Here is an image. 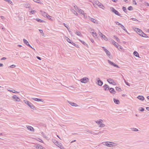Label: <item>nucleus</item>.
<instances>
[{"label": "nucleus", "instance_id": "f03ea898", "mask_svg": "<svg viewBox=\"0 0 149 149\" xmlns=\"http://www.w3.org/2000/svg\"><path fill=\"white\" fill-rule=\"evenodd\" d=\"M110 9L113 13H114L116 15L120 17H122L121 15L119 13L118 11L115 9L113 8L112 7H110Z\"/></svg>", "mask_w": 149, "mask_h": 149}, {"label": "nucleus", "instance_id": "9b49d317", "mask_svg": "<svg viewBox=\"0 0 149 149\" xmlns=\"http://www.w3.org/2000/svg\"><path fill=\"white\" fill-rule=\"evenodd\" d=\"M32 99L34 100L37 101V102H43V100L42 99H41L39 98H32Z\"/></svg>", "mask_w": 149, "mask_h": 149}, {"label": "nucleus", "instance_id": "58836bf2", "mask_svg": "<svg viewBox=\"0 0 149 149\" xmlns=\"http://www.w3.org/2000/svg\"><path fill=\"white\" fill-rule=\"evenodd\" d=\"M93 36L95 38H98V35L95 32L94 34L93 35Z\"/></svg>", "mask_w": 149, "mask_h": 149}, {"label": "nucleus", "instance_id": "f704fd0d", "mask_svg": "<svg viewBox=\"0 0 149 149\" xmlns=\"http://www.w3.org/2000/svg\"><path fill=\"white\" fill-rule=\"evenodd\" d=\"M116 47L120 50V49H122L123 48V47H121L120 45H119L118 44V45H117V47Z\"/></svg>", "mask_w": 149, "mask_h": 149}, {"label": "nucleus", "instance_id": "de8ad7c7", "mask_svg": "<svg viewBox=\"0 0 149 149\" xmlns=\"http://www.w3.org/2000/svg\"><path fill=\"white\" fill-rule=\"evenodd\" d=\"M26 45L28 46L29 47H31V48L33 49H34V50H35V49H34L29 44V43H28L27 44H26Z\"/></svg>", "mask_w": 149, "mask_h": 149}, {"label": "nucleus", "instance_id": "69168bd1", "mask_svg": "<svg viewBox=\"0 0 149 149\" xmlns=\"http://www.w3.org/2000/svg\"><path fill=\"white\" fill-rule=\"evenodd\" d=\"M34 2L37 3H39V0H33Z\"/></svg>", "mask_w": 149, "mask_h": 149}, {"label": "nucleus", "instance_id": "ddd939ff", "mask_svg": "<svg viewBox=\"0 0 149 149\" xmlns=\"http://www.w3.org/2000/svg\"><path fill=\"white\" fill-rule=\"evenodd\" d=\"M78 12L81 14L84 15V17L85 14H86V13H84V11L83 10L81 9H79V8L78 9Z\"/></svg>", "mask_w": 149, "mask_h": 149}, {"label": "nucleus", "instance_id": "ea45409f", "mask_svg": "<svg viewBox=\"0 0 149 149\" xmlns=\"http://www.w3.org/2000/svg\"><path fill=\"white\" fill-rule=\"evenodd\" d=\"M5 1H7V2H8L9 3H10V4H12V3H13L10 0H4Z\"/></svg>", "mask_w": 149, "mask_h": 149}, {"label": "nucleus", "instance_id": "cd10ccee", "mask_svg": "<svg viewBox=\"0 0 149 149\" xmlns=\"http://www.w3.org/2000/svg\"><path fill=\"white\" fill-rule=\"evenodd\" d=\"M120 26L122 29L124 30L126 32H127V30L125 29L124 26L121 24L120 25Z\"/></svg>", "mask_w": 149, "mask_h": 149}, {"label": "nucleus", "instance_id": "0e129e2a", "mask_svg": "<svg viewBox=\"0 0 149 149\" xmlns=\"http://www.w3.org/2000/svg\"><path fill=\"white\" fill-rule=\"evenodd\" d=\"M39 140H38V141L40 142L41 143H43V141L40 139H38Z\"/></svg>", "mask_w": 149, "mask_h": 149}, {"label": "nucleus", "instance_id": "774afa93", "mask_svg": "<svg viewBox=\"0 0 149 149\" xmlns=\"http://www.w3.org/2000/svg\"><path fill=\"white\" fill-rule=\"evenodd\" d=\"M39 31H40V32L41 33H43V31H42V30H41V29H39Z\"/></svg>", "mask_w": 149, "mask_h": 149}, {"label": "nucleus", "instance_id": "e2e57ef3", "mask_svg": "<svg viewBox=\"0 0 149 149\" xmlns=\"http://www.w3.org/2000/svg\"><path fill=\"white\" fill-rule=\"evenodd\" d=\"M137 29H139L137 28H135V31L136 32V33H138V32L139 31H138V30H137Z\"/></svg>", "mask_w": 149, "mask_h": 149}, {"label": "nucleus", "instance_id": "603ef678", "mask_svg": "<svg viewBox=\"0 0 149 149\" xmlns=\"http://www.w3.org/2000/svg\"><path fill=\"white\" fill-rule=\"evenodd\" d=\"M137 30H138L139 31L137 33L140 35L141 33V32H142V31L140 29H137Z\"/></svg>", "mask_w": 149, "mask_h": 149}, {"label": "nucleus", "instance_id": "4be33fe9", "mask_svg": "<svg viewBox=\"0 0 149 149\" xmlns=\"http://www.w3.org/2000/svg\"><path fill=\"white\" fill-rule=\"evenodd\" d=\"M133 54L135 56H136L137 57H139V54L137 52L135 51H134V52Z\"/></svg>", "mask_w": 149, "mask_h": 149}, {"label": "nucleus", "instance_id": "393cba45", "mask_svg": "<svg viewBox=\"0 0 149 149\" xmlns=\"http://www.w3.org/2000/svg\"><path fill=\"white\" fill-rule=\"evenodd\" d=\"M48 14L45 12H43L42 13V15L44 17H47Z\"/></svg>", "mask_w": 149, "mask_h": 149}, {"label": "nucleus", "instance_id": "8fccbe9b", "mask_svg": "<svg viewBox=\"0 0 149 149\" xmlns=\"http://www.w3.org/2000/svg\"><path fill=\"white\" fill-rule=\"evenodd\" d=\"M26 45L28 46L29 47H31V48L33 49H34V50H35V49H34L29 44V43H28L27 44H26Z\"/></svg>", "mask_w": 149, "mask_h": 149}, {"label": "nucleus", "instance_id": "9d476101", "mask_svg": "<svg viewBox=\"0 0 149 149\" xmlns=\"http://www.w3.org/2000/svg\"><path fill=\"white\" fill-rule=\"evenodd\" d=\"M89 19L90 20L91 22H93V23H97V21L95 20V19L91 17H89Z\"/></svg>", "mask_w": 149, "mask_h": 149}, {"label": "nucleus", "instance_id": "c85d7f7f", "mask_svg": "<svg viewBox=\"0 0 149 149\" xmlns=\"http://www.w3.org/2000/svg\"><path fill=\"white\" fill-rule=\"evenodd\" d=\"M98 6L103 9H104V6L101 3L99 5H98Z\"/></svg>", "mask_w": 149, "mask_h": 149}, {"label": "nucleus", "instance_id": "5701e85b", "mask_svg": "<svg viewBox=\"0 0 149 149\" xmlns=\"http://www.w3.org/2000/svg\"><path fill=\"white\" fill-rule=\"evenodd\" d=\"M54 144L58 147L60 145H62L61 143H59L57 141L54 142Z\"/></svg>", "mask_w": 149, "mask_h": 149}, {"label": "nucleus", "instance_id": "c9c22d12", "mask_svg": "<svg viewBox=\"0 0 149 149\" xmlns=\"http://www.w3.org/2000/svg\"><path fill=\"white\" fill-rule=\"evenodd\" d=\"M116 39V40L117 41V42H120V40L117 37H116L115 36H113Z\"/></svg>", "mask_w": 149, "mask_h": 149}, {"label": "nucleus", "instance_id": "79ce46f5", "mask_svg": "<svg viewBox=\"0 0 149 149\" xmlns=\"http://www.w3.org/2000/svg\"><path fill=\"white\" fill-rule=\"evenodd\" d=\"M113 101L114 102H119V101L118 100L116 99L115 98L113 99Z\"/></svg>", "mask_w": 149, "mask_h": 149}, {"label": "nucleus", "instance_id": "0eeeda50", "mask_svg": "<svg viewBox=\"0 0 149 149\" xmlns=\"http://www.w3.org/2000/svg\"><path fill=\"white\" fill-rule=\"evenodd\" d=\"M13 98L14 100L15 101L19 102L20 99L19 98L17 97L16 95H14L13 97Z\"/></svg>", "mask_w": 149, "mask_h": 149}, {"label": "nucleus", "instance_id": "13d9d810", "mask_svg": "<svg viewBox=\"0 0 149 149\" xmlns=\"http://www.w3.org/2000/svg\"><path fill=\"white\" fill-rule=\"evenodd\" d=\"M74 6L75 10L77 9L78 10V9L79 8L78 7H77V6L76 5H75Z\"/></svg>", "mask_w": 149, "mask_h": 149}, {"label": "nucleus", "instance_id": "c03bdc74", "mask_svg": "<svg viewBox=\"0 0 149 149\" xmlns=\"http://www.w3.org/2000/svg\"><path fill=\"white\" fill-rule=\"evenodd\" d=\"M143 37H144L148 38V36H147V35L145 33H143L142 34Z\"/></svg>", "mask_w": 149, "mask_h": 149}, {"label": "nucleus", "instance_id": "b1692460", "mask_svg": "<svg viewBox=\"0 0 149 149\" xmlns=\"http://www.w3.org/2000/svg\"><path fill=\"white\" fill-rule=\"evenodd\" d=\"M102 122H103V120L102 119H100V120H97L95 121V122L99 125Z\"/></svg>", "mask_w": 149, "mask_h": 149}, {"label": "nucleus", "instance_id": "a878e982", "mask_svg": "<svg viewBox=\"0 0 149 149\" xmlns=\"http://www.w3.org/2000/svg\"><path fill=\"white\" fill-rule=\"evenodd\" d=\"M102 38H103L105 40L107 41L108 39L107 37L103 35L102 37H101Z\"/></svg>", "mask_w": 149, "mask_h": 149}, {"label": "nucleus", "instance_id": "a19ab883", "mask_svg": "<svg viewBox=\"0 0 149 149\" xmlns=\"http://www.w3.org/2000/svg\"><path fill=\"white\" fill-rule=\"evenodd\" d=\"M116 90L117 91H121V89L120 88H119L118 87H116Z\"/></svg>", "mask_w": 149, "mask_h": 149}, {"label": "nucleus", "instance_id": "2f4dec72", "mask_svg": "<svg viewBox=\"0 0 149 149\" xmlns=\"http://www.w3.org/2000/svg\"><path fill=\"white\" fill-rule=\"evenodd\" d=\"M23 41L24 43L26 45V44L28 43L29 42L26 39H24L23 40Z\"/></svg>", "mask_w": 149, "mask_h": 149}, {"label": "nucleus", "instance_id": "473e14b6", "mask_svg": "<svg viewBox=\"0 0 149 149\" xmlns=\"http://www.w3.org/2000/svg\"><path fill=\"white\" fill-rule=\"evenodd\" d=\"M100 125L99 126L100 127H103L105 126V125L104 124L102 123V122L101 123H100Z\"/></svg>", "mask_w": 149, "mask_h": 149}, {"label": "nucleus", "instance_id": "dca6fc26", "mask_svg": "<svg viewBox=\"0 0 149 149\" xmlns=\"http://www.w3.org/2000/svg\"><path fill=\"white\" fill-rule=\"evenodd\" d=\"M111 42L112 43L115 45L116 47H117V45H118V44L114 40H111Z\"/></svg>", "mask_w": 149, "mask_h": 149}, {"label": "nucleus", "instance_id": "4d7b16f0", "mask_svg": "<svg viewBox=\"0 0 149 149\" xmlns=\"http://www.w3.org/2000/svg\"><path fill=\"white\" fill-rule=\"evenodd\" d=\"M133 130H132L134 131H138V129L136 128H133Z\"/></svg>", "mask_w": 149, "mask_h": 149}, {"label": "nucleus", "instance_id": "4468645a", "mask_svg": "<svg viewBox=\"0 0 149 149\" xmlns=\"http://www.w3.org/2000/svg\"><path fill=\"white\" fill-rule=\"evenodd\" d=\"M107 81L109 83L111 84H112L113 83H115L113 79L110 78L107 79Z\"/></svg>", "mask_w": 149, "mask_h": 149}, {"label": "nucleus", "instance_id": "6e6552de", "mask_svg": "<svg viewBox=\"0 0 149 149\" xmlns=\"http://www.w3.org/2000/svg\"><path fill=\"white\" fill-rule=\"evenodd\" d=\"M26 127L28 130H29L31 131L34 132V130L33 127L30 126H27Z\"/></svg>", "mask_w": 149, "mask_h": 149}, {"label": "nucleus", "instance_id": "f3484780", "mask_svg": "<svg viewBox=\"0 0 149 149\" xmlns=\"http://www.w3.org/2000/svg\"><path fill=\"white\" fill-rule=\"evenodd\" d=\"M137 98L138 99L142 100H143L144 99V97L142 96L139 95L137 97Z\"/></svg>", "mask_w": 149, "mask_h": 149}, {"label": "nucleus", "instance_id": "aec40b11", "mask_svg": "<svg viewBox=\"0 0 149 149\" xmlns=\"http://www.w3.org/2000/svg\"><path fill=\"white\" fill-rule=\"evenodd\" d=\"M24 7L26 8H31V5L29 4H25Z\"/></svg>", "mask_w": 149, "mask_h": 149}, {"label": "nucleus", "instance_id": "72a5a7b5", "mask_svg": "<svg viewBox=\"0 0 149 149\" xmlns=\"http://www.w3.org/2000/svg\"><path fill=\"white\" fill-rule=\"evenodd\" d=\"M46 17L51 21H52L53 20L51 18V17L48 15H47Z\"/></svg>", "mask_w": 149, "mask_h": 149}, {"label": "nucleus", "instance_id": "7ed1b4c3", "mask_svg": "<svg viewBox=\"0 0 149 149\" xmlns=\"http://www.w3.org/2000/svg\"><path fill=\"white\" fill-rule=\"evenodd\" d=\"M89 79L88 78L85 77L80 80V81L82 83H86L89 81Z\"/></svg>", "mask_w": 149, "mask_h": 149}, {"label": "nucleus", "instance_id": "2eb2a0df", "mask_svg": "<svg viewBox=\"0 0 149 149\" xmlns=\"http://www.w3.org/2000/svg\"><path fill=\"white\" fill-rule=\"evenodd\" d=\"M103 87L105 91L108 90L109 89L108 85L106 84H105L103 86Z\"/></svg>", "mask_w": 149, "mask_h": 149}, {"label": "nucleus", "instance_id": "1a4fd4ad", "mask_svg": "<svg viewBox=\"0 0 149 149\" xmlns=\"http://www.w3.org/2000/svg\"><path fill=\"white\" fill-rule=\"evenodd\" d=\"M27 105L30 107L31 109H34L35 108V107L32 104V103H26Z\"/></svg>", "mask_w": 149, "mask_h": 149}, {"label": "nucleus", "instance_id": "052dcab7", "mask_svg": "<svg viewBox=\"0 0 149 149\" xmlns=\"http://www.w3.org/2000/svg\"><path fill=\"white\" fill-rule=\"evenodd\" d=\"M115 23H116V24L117 25H120V23L118 22H117V21H116L115 22Z\"/></svg>", "mask_w": 149, "mask_h": 149}, {"label": "nucleus", "instance_id": "7c9ffc66", "mask_svg": "<svg viewBox=\"0 0 149 149\" xmlns=\"http://www.w3.org/2000/svg\"><path fill=\"white\" fill-rule=\"evenodd\" d=\"M67 41L70 43H71V40L69 38H68V37H66L65 38Z\"/></svg>", "mask_w": 149, "mask_h": 149}, {"label": "nucleus", "instance_id": "6e6d98bb", "mask_svg": "<svg viewBox=\"0 0 149 149\" xmlns=\"http://www.w3.org/2000/svg\"><path fill=\"white\" fill-rule=\"evenodd\" d=\"M105 131H106V130H104L102 131H100L99 132L97 133H98V134H99L100 133H102L104 132Z\"/></svg>", "mask_w": 149, "mask_h": 149}, {"label": "nucleus", "instance_id": "bf43d9fd", "mask_svg": "<svg viewBox=\"0 0 149 149\" xmlns=\"http://www.w3.org/2000/svg\"><path fill=\"white\" fill-rule=\"evenodd\" d=\"M67 28L68 31H69V32L70 33V34H71V33H72V32L70 30V29L69 28V27H67Z\"/></svg>", "mask_w": 149, "mask_h": 149}, {"label": "nucleus", "instance_id": "864d4df0", "mask_svg": "<svg viewBox=\"0 0 149 149\" xmlns=\"http://www.w3.org/2000/svg\"><path fill=\"white\" fill-rule=\"evenodd\" d=\"M72 43H73V44H72V45H74V46L77 47H79V46L77 44H76L75 43L73 42H72Z\"/></svg>", "mask_w": 149, "mask_h": 149}, {"label": "nucleus", "instance_id": "3c124183", "mask_svg": "<svg viewBox=\"0 0 149 149\" xmlns=\"http://www.w3.org/2000/svg\"><path fill=\"white\" fill-rule=\"evenodd\" d=\"M98 34H99V36L102 37V36L104 35L100 31H99V32Z\"/></svg>", "mask_w": 149, "mask_h": 149}, {"label": "nucleus", "instance_id": "338daca9", "mask_svg": "<svg viewBox=\"0 0 149 149\" xmlns=\"http://www.w3.org/2000/svg\"><path fill=\"white\" fill-rule=\"evenodd\" d=\"M92 134H93L94 135H98V133H95L94 132H93Z\"/></svg>", "mask_w": 149, "mask_h": 149}, {"label": "nucleus", "instance_id": "09e8293b", "mask_svg": "<svg viewBox=\"0 0 149 149\" xmlns=\"http://www.w3.org/2000/svg\"><path fill=\"white\" fill-rule=\"evenodd\" d=\"M26 45L28 46L29 47H31V48L33 49H34V50H35V49H34L29 44V43H28L27 44H26Z\"/></svg>", "mask_w": 149, "mask_h": 149}, {"label": "nucleus", "instance_id": "4c0bfd02", "mask_svg": "<svg viewBox=\"0 0 149 149\" xmlns=\"http://www.w3.org/2000/svg\"><path fill=\"white\" fill-rule=\"evenodd\" d=\"M105 52L107 55H109V56L110 52L108 50H106Z\"/></svg>", "mask_w": 149, "mask_h": 149}, {"label": "nucleus", "instance_id": "37998d69", "mask_svg": "<svg viewBox=\"0 0 149 149\" xmlns=\"http://www.w3.org/2000/svg\"><path fill=\"white\" fill-rule=\"evenodd\" d=\"M133 8L131 6H129L128 8V9L129 10H133Z\"/></svg>", "mask_w": 149, "mask_h": 149}, {"label": "nucleus", "instance_id": "bb28decb", "mask_svg": "<svg viewBox=\"0 0 149 149\" xmlns=\"http://www.w3.org/2000/svg\"><path fill=\"white\" fill-rule=\"evenodd\" d=\"M138 110L140 111H143L144 110V109L142 107H140L139 108Z\"/></svg>", "mask_w": 149, "mask_h": 149}, {"label": "nucleus", "instance_id": "5fc2aeb1", "mask_svg": "<svg viewBox=\"0 0 149 149\" xmlns=\"http://www.w3.org/2000/svg\"><path fill=\"white\" fill-rule=\"evenodd\" d=\"M35 12H36V11L35 10H32L30 11V13L33 14H34Z\"/></svg>", "mask_w": 149, "mask_h": 149}, {"label": "nucleus", "instance_id": "a18cd8bd", "mask_svg": "<svg viewBox=\"0 0 149 149\" xmlns=\"http://www.w3.org/2000/svg\"><path fill=\"white\" fill-rule=\"evenodd\" d=\"M16 66V65H10L9 67V68H13L15 67Z\"/></svg>", "mask_w": 149, "mask_h": 149}, {"label": "nucleus", "instance_id": "412c9836", "mask_svg": "<svg viewBox=\"0 0 149 149\" xmlns=\"http://www.w3.org/2000/svg\"><path fill=\"white\" fill-rule=\"evenodd\" d=\"M36 20L39 22H45V21L44 20H43L41 19H39V18H36Z\"/></svg>", "mask_w": 149, "mask_h": 149}, {"label": "nucleus", "instance_id": "680f3d73", "mask_svg": "<svg viewBox=\"0 0 149 149\" xmlns=\"http://www.w3.org/2000/svg\"><path fill=\"white\" fill-rule=\"evenodd\" d=\"M133 3L134 4L136 5V3L135 1V0H133Z\"/></svg>", "mask_w": 149, "mask_h": 149}, {"label": "nucleus", "instance_id": "c756f323", "mask_svg": "<svg viewBox=\"0 0 149 149\" xmlns=\"http://www.w3.org/2000/svg\"><path fill=\"white\" fill-rule=\"evenodd\" d=\"M75 33L78 36H82V35L81 34V33L79 31H77Z\"/></svg>", "mask_w": 149, "mask_h": 149}, {"label": "nucleus", "instance_id": "6ab92c4d", "mask_svg": "<svg viewBox=\"0 0 149 149\" xmlns=\"http://www.w3.org/2000/svg\"><path fill=\"white\" fill-rule=\"evenodd\" d=\"M36 148L38 149H42V146L38 144L36 145Z\"/></svg>", "mask_w": 149, "mask_h": 149}, {"label": "nucleus", "instance_id": "e433bc0d", "mask_svg": "<svg viewBox=\"0 0 149 149\" xmlns=\"http://www.w3.org/2000/svg\"><path fill=\"white\" fill-rule=\"evenodd\" d=\"M123 10L125 13H127V12L126 9V7L123 6Z\"/></svg>", "mask_w": 149, "mask_h": 149}, {"label": "nucleus", "instance_id": "f8f14e48", "mask_svg": "<svg viewBox=\"0 0 149 149\" xmlns=\"http://www.w3.org/2000/svg\"><path fill=\"white\" fill-rule=\"evenodd\" d=\"M109 89V91L111 93L113 94H115L116 92L115 91L114 89L113 88H111Z\"/></svg>", "mask_w": 149, "mask_h": 149}, {"label": "nucleus", "instance_id": "39448f33", "mask_svg": "<svg viewBox=\"0 0 149 149\" xmlns=\"http://www.w3.org/2000/svg\"><path fill=\"white\" fill-rule=\"evenodd\" d=\"M69 104L72 106L75 107H78V109H80L82 107V105H80L79 104H77L76 103H69Z\"/></svg>", "mask_w": 149, "mask_h": 149}, {"label": "nucleus", "instance_id": "f257e3e1", "mask_svg": "<svg viewBox=\"0 0 149 149\" xmlns=\"http://www.w3.org/2000/svg\"><path fill=\"white\" fill-rule=\"evenodd\" d=\"M108 142H104L102 143L103 145L109 147H115L117 146V144L112 142H109L110 143H108Z\"/></svg>", "mask_w": 149, "mask_h": 149}, {"label": "nucleus", "instance_id": "49530a36", "mask_svg": "<svg viewBox=\"0 0 149 149\" xmlns=\"http://www.w3.org/2000/svg\"><path fill=\"white\" fill-rule=\"evenodd\" d=\"M124 80V81H125V84L127 86H130V84L128 82H127V81H126L124 79H123Z\"/></svg>", "mask_w": 149, "mask_h": 149}, {"label": "nucleus", "instance_id": "423d86ee", "mask_svg": "<svg viewBox=\"0 0 149 149\" xmlns=\"http://www.w3.org/2000/svg\"><path fill=\"white\" fill-rule=\"evenodd\" d=\"M108 62L111 65H112L117 68H119L118 66L117 65L115 64L114 63L112 62L109 60H108Z\"/></svg>", "mask_w": 149, "mask_h": 149}, {"label": "nucleus", "instance_id": "a211bd4d", "mask_svg": "<svg viewBox=\"0 0 149 149\" xmlns=\"http://www.w3.org/2000/svg\"><path fill=\"white\" fill-rule=\"evenodd\" d=\"M79 40L80 42H81L84 45L86 46L87 47H88V45L86 42H85L84 41H82L80 39Z\"/></svg>", "mask_w": 149, "mask_h": 149}, {"label": "nucleus", "instance_id": "20e7f679", "mask_svg": "<svg viewBox=\"0 0 149 149\" xmlns=\"http://www.w3.org/2000/svg\"><path fill=\"white\" fill-rule=\"evenodd\" d=\"M97 83L99 86H101L102 85L103 82L99 78H97Z\"/></svg>", "mask_w": 149, "mask_h": 149}]
</instances>
